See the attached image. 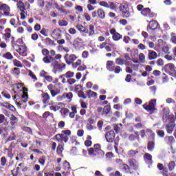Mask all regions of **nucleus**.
Instances as JSON below:
<instances>
[{
	"instance_id": "1",
	"label": "nucleus",
	"mask_w": 176,
	"mask_h": 176,
	"mask_svg": "<svg viewBox=\"0 0 176 176\" xmlns=\"http://www.w3.org/2000/svg\"><path fill=\"white\" fill-rule=\"evenodd\" d=\"M62 133H58L55 135L56 140L60 142H65L67 144L69 140V137L71 136V130H65L61 131Z\"/></svg>"
},
{
	"instance_id": "2",
	"label": "nucleus",
	"mask_w": 176,
	"mask_h": 176,
	"mask_svg": "<svg viewBox=\"0 0 176 176\" xmlns=\"http://www.w3.org/2000/svg\"><path fill=\"white\" fill-rule=\"evenodd\" d=\"M76 28L81 33V34H88L89 32V36H93L94 34H96V32L94 31V25L92 24L89 25V29L87 28L84 27L82 25H76Z\"/></svg>"
},
{
	"instance_id": "3",
	"label": "nucleus",
	"mask_w": 176,
	"mask_h": 176,
	"mask_svg": "<svg viewBox=\"0 0 176 176\" xmlns=\"http://www.w3.org/2000/svg\"><path fill=\"white\" fill-rule=\"evenodd\" d=\"M120 10L122 12L123 19H129L131 14L130 13V9L129 8V3L123 2L120 5Z\"/></svg>"
},
{
	"instance_id": "4",
	"label": "nucleus",
	"mask_w": 176,
	"mask_h": 176,
	"mask_svg": "<svg viewBox=\"0 0 176 176\" xmlns=\"http://www.w3.org/2000/svg\"><path fill=\"white\" fill-rule=\"evenodd\" d=\"M166 74H168L173 78H176V66L173 63H168L164 67Z\"/></svg>"
},
{
	"instance_id": "5",
	"label": "nucleus",
	"mask_w": 176,
	"mask_h": 176,
	"mask_svg": "<svg viewBox=\"0 0 176 176\" xmlns=\"http://www.w3.org/2000/svg\"><path fill=\"white\" fill-rule=\"evenodd\" d=\"M156 99H152L148 102H146L144 104L142 105L144 109L149 112L150 113H153L155 111H156Z\"/></svg>"
},
{
	"instance_id": "6",
	"label": "nucleus",
	"mask_w": 176,
	"mask_h": 176,
	"mask_svg": "<svg viewBox=\"0 0 176 176\" xmlns=\"http://www.w3.org/2000/svg\"><path fill=\"white\" fill-rule=\"evenodd\" d=\"M91 16L93 19H100V20H104L105 19V11L102 8H98V10L91 12Z\"/></svg>"
},
{
	"instance_id": "7",
	"label": "nucleus",
	"mask_w": 176,
	"mask_h": 176,
	"mask_svg": "<svg viewBox=\"0 0 176 176\" xmlns=\"http://www.w3.org/2000/svg\"><path fill=\"white\" fill-rule=\"evenodd\" d=\"M78 59V56H76V55L72 54H66L64 56V60L66 63V64H67V65H71V64H72V65H74V61H76Z\"/></svg>"
},
{
	"instance_id": "8",
	"label": "nucleus",
	"mask_w": 176,
	"mask_h": 176,
	"mask_svg": "<svg viewBox=\"0 0 176 176\" xmlns=\"http://www.w3.org/2000/svg\"><path fill=\"white\" fill-rule=\"evenodd\" d=\"M13 47H18V49L16 50V52L19 54L20 56H22L23 57H26L27 56V49L25 48L23 45H19L17 43H13Z\"/></svg>"
},
{
	"instance_id": "9",
	"label": "nucleus",
	"mask_w": 176,
	"mask_h": 176,
	"mask_svg": "<svg viewBox=\"0 0 176 176\" xmlns=\"http://www.w3.org/2000/svg\"><path fill=\"white\" fill-rule=\"evenodd\" d=\"M115 137H116V134H115V131L113 130H111L105 134V138L107 142H113L115 141Z\"/></svg>"
},
{
	"instance_id": "10",
	"label": "nucleus",
	"mask_w": 176,
	"mask_h": 176,
	"mask_svg": "<svg viewBox=\"0 0 176 176\" xmlns=\"http://www.w3.org/2000/svg\"><path fill=\"white\" fill-rule=\"evenodd\" d=\"M110 34L112 35V39L114 40L116 42L118 41H120L123 36L120 34L119 32H116V29L112 28L110 30Z\"/></svg>"
},
{
	"instance_id": "11",
	"label": "nucleus",
	"mask_w": 176,
	"mask_h": 176,
	"mask_svg": "<svg viewBox=\"0 0 176 176\" xmlns=\"http://www.w3.org/2000/svg\"><path fill=\"white\" fill-rule=\"evenodd\" d=\"M157 27H159L157 21L152 20L147 25V31L148 32H150V31H155V30H157Z\"/></svg>"
},
{
	"instance_id": "12",
	"label": "nucleus",
	"mask_w": 176,
	"mask_h": 176,
	"mask_svg": "<svg viewBox=\"0 0 176 176\" xmlns=\"http://www.w3.org/2000/svg\"><path fill=\"white\" fill-rule=\"evenodd\" d=\"M51 35L54 39H61L63 37V31L59 28L54 29Z\"/></svg>"
},
{
	"instance_id": "13",
	"label": "nucleus",
	"mask_w": 176,
	"mask_h": 176,
	"mask_svg": "<svg viewBox=\"0 0 176 176\" xmlns=\"http://www.w3.org/2000/svg\"><path fill=\"white\" fill-rule=\"evenodd\" d=\"M52 67L54 69L58 71L60 69H64L65 67H67V65L64 63H60L58 61H57V60L55 59L52 63Z\"/></svg>"
},
{
	"instance_id": "14",
	"label": "nucleus",
	"mask_w": 176,
	"mask_h": 176,
	"mask_svg": "<svg viewBox=\"0 0 176 176\" xmlns=\"http://www.w3.org/2000/svg\"><path fill=\"white\" fill-rule=\"evenodd\" d=\"M141 14L145 17H150V19L155 17V13L152 12L149 8H144L141 12Z\"/></svg>"
},
{
	"instance_id": "15",
	"label": "nucleus",
	"mask_w": 176,
	"mask_h": 176,
	"mask_svg": "<svg viewBox=\"0 0 176 176\" xmlns=\"http://www.w3.org/2000/svg\"><path fill=\"white\" fill-rule=\"evenodd\" d=\"M0 10L3 12L4 16H9L10 14V7H9V6L7 4H1Z\"/></svg>"
},
{
	"instance_id": "16",
	"label": "nucleus",
	"mask_w": 176,
	"mask_h": 176,
	"mask_svg": "<svg viewBox=\"0 0 176 176\" xmlns=\"http://www.w3.org/2000/svg\"><path fill=\"white\" fill-rule=\"evenodd\" d=\"M164 142L166 144V145H170V148H173V144H175V138H174V136L173 135H166L164 138Z\"/></svg>"
},
{
	"instance_id": "17",
	"label": "nucleus",
	"mask_w": 176,
	"mask_h": 176,
	"mask_svg": "<svg viewBox=\"0 0 176 176\" xmlns=\"http://www.w3.org/2000/svg\"><path fill=\"white\" fill-rule=\"evenodd\" d=\"M162 120L164 123H166L167 120L170 119V109L165 107L163 109Z\"/></svg>"
},
{
	"instance_id": "18",
	"label": "nucleus",
	"mask_w": 176,
	"mask_h": 176,
	"mask_svg": "<svg viewBox=\"0 0 176 176\" xmlns=\"http://www.w3.org/2000/svg\"><path fill=\"white\" fill-rule=\"evenodd\" d=\"M116 64L117 65H126V66L130 65V63L129 61H126L122 56H120L116 58Z\"/></svg>"
},
{
	"instance_id": "19",
	"label": "nucleus",
	"mask_w": 176,
	"mask_h": 176,
	"mask_svg": "<svg viewBox=\"0 0 176 176\" xmlns=\"http://www.w3.org/2000/svg\"><path fill=\"white\" fill-rule=\"evenodd\" d=\"M175 128V122L170 121L166 126V130L168 134H171L173 131H174V129Z\"/></svg>"
},
{
	"instance_id": "20",
	"label": "nucleus",
	"mask_w": 176,
	"mask_h": 176,
	"mask_svg": "<svg viewBox=\"0 0 176 176\" xmlns=\"http://www.w3.org/2000/svg\"><path fill=\"white\" fill-rule=\"evenodd\" d=\"M41 100L44 104H49V102H50V95H49L47 92L42 91Z\"/></svg>"
},
{
	"instance_id": "21",
	"label": "nucleus",
	"mask_w": 176,
	"mask_h": 176,
	"mask_svg": "<svg viewBox=\"0 0 176 176\" xmlns=\"http://www.w3.org/2000/svg\"><path fill=\"white\" fill-rule=\"evenodd\" d=\"M27 101H28V93L23 92L22 97L19 99V102H17V105L21 107V105L27 102Z\"/></svg>"
},
{
	"instance_id": "22",
	"label": "nucleus",
	"mask_w": 176,
	"mask_h": 176,
	"mask_svg": "<svg viewBox=\"0 0 176 176\" xmlns=\"http://www.w3.org/2000/svg\"><path fill=\"white\" fill-rule=\"evenodd\" d=\"M129 164L131 168L133 170H138V162L135 159L131 158L128 160Z\"/></svg>"
},
{
	"instance_id": "23",
	"label": "nucleus",
	"mask_w": 176,
	"mask_h": 176,
	"mask_svg": "<svg viewBox=\"0 0 176 176\" xmlns=\"http://www.w3.org/2000/svg\"><path fill=\"white\" fill-rule=\"evenodd\" d=\"M115 63L113 60H107L106 63V68L110 72H113L115 71Z\"/></svg>"
},
{
	"instance_id": "24",
	"label": "nucleus",
	"mask_w": 176,
	"mask_h": 176,
	"mask_svg": "<svg viewBox=\"0 0 176 176\" xmlns=\"http://www.w3.org/2000/svg\"><path fill=\"white\" fill-rule=\"evenodd\" d=\"M146 134L148 136V140H149V141H155V134L153 131L149 129H146Z\"/></svg>"
},
{
	"instance_id": "25",
	"label": "nucleus",
	"mask_w": 176,
	"mask_h": 176,
	"mask_svg": "<svg viewBox=\"0 0 176 176\" xmlns=\"http://www.w3.org/2000/svg\"><path fill=\"white\" fill-rule=\"evenodd\" d=\"M1 106L3 108H7V109H10V111H12V112H14L16 111V107H14V106L8 103V102H1Z\"/></svg>"
},
{
	"instance_id": "26",
	"label": "nucleus",
	"mask_w": 176,
	"mask_h": 176,
	"mask_svg": "<svg viewBox=\"0 0 176 176\" xmlns=\"http://www.w3.org/2000/svg\"><path fill=\"white\" fill-rule=\"evenodd\" d=\"M55 60L56 59L54 57L50 55H48L43 58V61L45 63V64H52V65H53V63H54Z\"/></svg>"
},
{
	"instance_id": "27",
	"label": "nucleus",
	"mask_w": 176,
	"mask_h": 176,
	"mask_svg": "<svg viewBox=\"0 0 176 176\" xmlns=\"http://www.w3.org/2000/svg\"><path fill=\"white\" fill-rule=\"evenodd\" d=\"M83 40L79 37H77L73 41V45L76 49H79L82 46V42Z\"/></svg>"
},
{
	"instance_id": "28",
	"label": "nucleus",
	"mask_w": 176,
	"mask_h": 176,
	"mask_svg": "<svg viewBox=\"0 0 176 176\" xmlns=\"http://www.w3.org/2000/svg\"><path fill=\"white\" fill-rule=\"evenodd\" d=\"M135 135L134 134H131L129 136V141H135L137 140L138 141H140V133L138 131H135Z\"/></svg>"
},
{
	"instance_id": "29",
	"label": "nucleus",
	"mask_w": 176,
	"mask_h": 176,
	"mask_svg": "<svg viewBox=\"0 0 176 176\" xmlns=\"http://www.w3.org/2000/svg\"><path fill=\"white\" fill-rule=\"evenodd\" d=\"M140 153V151L138 150H133L131 149L127 152V156L128 157H137V155Z\"/></svg>"
},
{
	"instance_id": "30",
	"label": "nucleus",
	"mask_w": 176,
	"mask_h": 176,
	"mask_svg": "<svg viewBox=\"0 0 176 176\" xmlns=\"http://www.w3.org/2000/svg\"><path fill=\"white\" fill-rule=\"evenodd\" d=\"M59 97L61 98V100H65V98H67V100H72L74 94H72V92H65L61 96Z\"/></svg>"
},
{
	"instance_id": "31",
	"label": "nucleus",
	"mask_w": 176,
	"mask_h": 176,
	"mask_svg": "<svg viewBox=\"0 0 176 176\" xmlns=\"http://www.w3.org/2000/svg\"><path fill=\"white\" fill-rule=\"evenodd\" d=\"M144 160L146 162H148V164H152L153 163V161L152 160V155L148 153H144Z\"/></svg>"
},
{
	"instance_id": "32",
	"label": "nucleus",
	"mask_w": 176,
	"mask_h": 176,
	"mask_svg": "<svg viewBox=\"0 0 176 176\" xmlns=\"http://www.w3.org/2000/svg\"><path fill=\"white\" fill-rule=\"evenodd\" d=\"M148 58L149 60H156V58H157V53L155 51H149L148 54Z\"/></svg>"
},
{
	"instance_id": "33",
	"label": "nucleus",
	"mask_w": 176,
	"mask_h": 176,
	"mask_svg": "<svg viewBox=\"0 0 176 176\" xmlns=\"http://www.w3.org/2000/svg\"><path fill=\"white\" fill-rule=\"evenodd\" d=\"M147 149L150 152L153 151V149H155V140H151L148 142Z\"/></svg>"
},
{
	"instance_id": "34",
	"label": "nucleus",
	"mask_w": 176,
	"mask_h": 176,
	"mask_svg": "<svg viewBox=\"0 0 176 176\" xmlns=\"http://www.w3.org/2000/svg\"><path fill=\"white\" fill-rule=\"evenodd\" d=\"M38 176H54V172H45V170L40 171Z\"/></svg>"
},
{
	"instance_id": "35",
	"label": "nucleus",
	"mask_w": 176,
	"mask_h": 176,
	"mask_svg": "<svg viewBox=\"0 0 176 176\" xmlns=\"http://www.w3.org/2000/svg\"><path fill=\"white\" fill-rule=\"evenodd\" d=\"M109 112H111V105H106L103 108V111H102V115L103 116H105L108 115V113H109Z\"/></svg>"
},
{
	"instance_id": "36",
	"label": "nucleus",
	"mask_w": 176,
	"mask_h": 176,
	"mask_svg": "<svg viewBox=\"0 0 176 176\" xmlns=\"http://www.w3.org/2000/svg\"><path fill=\"white\" fill-rule=\"evenodd\" d=\"M66 79H72L75 76V72L72 71H68L65 74Z\"/></svg>"
},
{
	"instance_id": "37",
	"label": "nucleus",
	"mask_w": 176,
	"mask_h": 176,
	"mask_svg": "<svg viewBox=\"0 0 176 176\" xmlns=\"http://www.w3.org/2000/svg\"><path fill=\"white\" fill-rule=\"evenodd\" d=\"M14 67H17L18 68H23V64L21 62L17 59H14L12 61Z\"/></svg>"
},
{
	"instance_id": "38",
	"label": "nucleus",
	"mask_w": 176,
	"mask_h": 176,
	"mask_svg": "<svg viewBox=\"0 0 176 176\" xmlns=\"http://www.w3.org/2000/svg\"><path fill=\"white\" fill-rule=\"evenodd\" d=\"M63 168L65 171H68L71 168V164L67 161H65L63 164Z\"/></svg>"
},
{
	"instance_id": "39",
	"label": "nucleus",
	"mask_w": 176,
	"mask_h": 176,
	"mask_svg": "<svg viewBox=\"0 0 176 176\" xmlns=\"http://www.w3.org/2000/svg\"><path fill=\"white\" fill-rule=\"evenodd\" d=\"M11 74L13 76H19L20 75V69L15 67L11 71Z\"/></svg>"
},
{
	"instance_id": "40",
	"label": "nucleus",
	"mask_w": 176,
	"mask_h": 176,
	"mask_svg": "<svg viewBox=\"0 0 176 176\" xmlns=\"http://www.w3.org/2000/svg\"><path fill=\"white\" fill-rule=\"evenodd\" d=\"M28 73L29 76L31 77V78L34 80V82H36V80H38V78H36V76L35 75V74L33 73L32 71L29 69L28 71Z\"/></svg>"
},
{
	"instance_id": "41",
	"label": "nucleus",
	"mask_w": 176,
	"mask_h": 176,
	"mask_svg": "<svg viewBox=\"0 0 176 176\" xmlns=\"http://www.w3.org/2000/svg\"><path fill=\"white\" fill-rule=\"evenodd\" d=\"M85 93H87L89 98H90L91 97H97V93H96L91 90L86 91Z\"/></svg>"
},
{
	"instance_id": "42",
	"label": "nucleus",
	"mask_w": 176,
	"mask_h": 176,
	"mask_svg": "<svg viewBox=\"0 0 176 176\" xmlns=\"http://www.w3.org/2000/svg\"><path fill=\"white\" fill-rule=\"evenodd\" d=\"M3 57L4 58H6V60H13V55H12V53H10V52L4 54L3 55Z\"/></svg>"
},
{
	"instance_id": "43",
	"label": "nucleus",
	"mask_w": 176,
	"mask_h": 176,
	"mask_svg": "<svg viewBox=\"0 0 176 176\" xmlns=\"http://www.w3.org/2000/svg\"><path fill=\"white\" fill-rule=\"evenodd\" d=\"M63 151H64V146H63V144H59L56 148V153L58 155H61Z\"/></svg>"
},
{
	"instance_id": "44",
	"label": "nucleus",
	"mask_w": 176,
	"mask_h": 176,
	"mask_svg": "<svg viewBox=\"0 0 176 176\" xmlns=\"http://www.w3.org/2000/svg\"><path fill=\"white\" fill-rule=\"evenodd\" d=\"M48 32L49 30L43 28L40 31V34H41V35H43V36H49V34L47 33Z\"/></svg>"
},
{
	"instance_id": "45",
	"label": "nucleus",
	"mask_w": 176,
	"mask_h": 176,
	"mask_svg": "<svg viewBox=\"0 0 176 176\" xmlns=\"http://www.w3.org/2000/svg\"><path fill=\"white\" fill-rule=\"evenodd\" d=\"M88 155L89 156H97V153L94 148H90L88 149Z\"/></svg>"
},
{
	"instance_id": "46",
	"label": "nucleus",
	"mask_w": 176,
	"mask_h": 176,
	"mask_svg": "<svg viewBox=\"0 0 176 176\" xmlns=\"http://www.w3.org/2000/svg\"><path fill=\"white\" fill-rule=\"evenodd\" d=\"M175 168V162L174 161H171L168 164V170L169 171H173Z\"/></svg>"
},
{
	"instance_id": "47",
	"label": "nucleus",
	"mask_w": 176,
	"mask_h": 176,
	"mask_svg": "<svg viewBox=\"0 0 176 176\" xmlns=\"http://www.w3.org/2000/svg\"><path fill=\"white\" fill-rule=\"evenodd\" d=\"M94 150L95 151V152H96V153L101 152V145H100V144H94Z\"/></svg>"
},
{
	"instance_id": "48",
	"label": "nucleus",
	"mask_w": 176,
	"mask_h": 176,
	"mask_svg": "<svg viewBox=\"0 0 176 176\" xmlns=\"http://www.w3.org/2000/svg\"><path fill=\"white\" fill-rule=\"evenodd\" d=\"M18 8L21 12H25V6H24V3H23V1H19V5L18 6Z\"/></svg>"
},
{
	"instance_id": "49",
	"label": "nucleus",
	"mask_w": 176,
	"mask_h": 176,
	"mask_svg": "<svg viewBox=\"0 0 176 176\" xmlns=\"http://www.w3.org/2000/svg\"><path fill=\"white\" fill-rule=\"evenodd\" d=\"M58 25H60V27H67L68 25V22L65 20H60L58 21Z\"/></svg>"
},
{
	"instance_id": "50",
	"label": "nucleus",
	"mask_w": 176,
	"mask_h": 176,
	"mask_svg": "<svg viewBox=\"0 0 176 176\" xmlns=\"http://www.w3.org/2000/svg\"><path fill=\"white\" fill-rule=\"evenodd\" d=\"M48 105L50 106V111H54V112H56V102H51L48 104Z\"/></svg>"
},
{
	"instance_id": "51",
	"label": "nucleus",
	"mask_w": 176,
	"mask_h": 176,
	"mask_svg": "<svg viewBox=\"0 0 176 176\" xmlns=\"http://www.w3.org/2000/svg\"><path fill=\"white\" fill-rule=\"evenodd\" d=\"M100 6H102L103 8H107V9H109V3L107 1H100Z\"/></svg>"
},
{
	"instance_id": "52",
	"label": "nucleus",
	"mask_w": 176,
	"mask_h": 176,
	"mask_svg": "<svg viewBox=\"0 0 176 176\" xmlns=\"http://www.w3.org/2000/svg\"><path fill=\"white\" fill-rule=\"evenodd\" d=\"M7 162H8V160H6V157H4V156L1 157V158L0 160V163L3 167L6 166Z\"/></svg>"
},
{
	"instance_id": "53",
	"label": "nucleus",
	"mask_w": 176,
	"mask_h": 176,
	"mask_svg": "<svg viewBox=\"0 0 176 176\" xmlns=\"http://www.w3.org/2000/svg\"><path fill=\"white\" fill-rule=\"evenodd\" d=\"M170 42H172V43H174V45H176V36H175V33L172 32L170 33Z\"/></svg>"
},
{
	"instance_id": "54",
	"label": "nucleus",
	"mask_w": 176,
	"mask_h": 176,
	"mask_svg": "<svg viewBox=\"0 0 176 176\" xmlns=\"http://www.w3.org/2000/svg\"><path fill=\"white\" fill-rule=\"evenodd\" d=\"M77 93L80 98H84V99L87 98V96H85V92H83V91L80 90Z\"/></svg>"
},
{
	"instance_id": "55",
	"label": "nucleus",
	"mask_w": 176,
	"mask_h": 176,
	"mask_svg": "<svg viewBox=\"0 0 176 176\" xmlns=\"http://www.w3.org/2000/svg\"><path fill=\"white\" fill-rule=\"evenodd\" d=\"M81 64H82V60L78 59L76 63H73L72 66L74 67V68H78V67H80Z\"/></svg>"
},
{
	"instance_id": "56",
	"label": "nucleus",
	"mask_w": 176,
	"mask_h": 176,
	"mask_svg": "<svg viewBox=\"0 0 176 176\" xmlns=\"http://www.w3.org/2000/svg\"><path fill=\"white\" fill-rule=\"evenodd\" d=\"M64 5L66 8H71L74 6V3L70 1H66Z\"/></svg>"
},
{
	"instance_id": "57",
	"label": "nucleus",
	"mask_w": 176,
	"mask_h": 176,
	"mask_svg": "<svg viewBox=\"0 0 176 176\" xmlns=\"http://www.w3.org/2000/svg\"><path fill=\"white\" fill-rule=\"evenodd\" d=\"M13 43H16L17 45H19V46H21V45H23L24 42H23V39L19 38L16 41H12V46H13Z\"/></svg>"
},
{
	"instance_id": "58",
	"label": "nucleus",
	"mask_w": 176,
	"mask_h": 176,
	"mask_svg": "<svg viewBox=\"0 0 176 176\" xmlns=\"http://www.w3.org/2000/svg\"><path fill=\"white\" fill-rule=\"evenodd\" d=\"M109 6L110 9H112V10H116L118 6H116V4L113 2H109Z\"/></svg>"
},
{
	"instance_id": "59",
	"label": "nucleus",
	"mask_w": 176,
	"mask_h": 176,
	"mask_svg": "<svg viewBox=\"0 0 176 176\" xmlns=\"http://www.w3.org/2000/svg\"><path fill=\"white\" fill-rule=\"evenodd\" d=\"M113 72H115L116 74H120V72H122V67H120V66L118 65L115 67Z\"/></svg>"
},
{
	"instance_id": "60",
	"label": "nucleus",
	"mask_w": 176,
	"mask_h": 176,
	"mask_svg": "<svg viewBox=\"0 0 176 176\" xmlns=\"http://www.w3.org/2000/svg\"><path fill=\"white\" fill-rule=\"evenodd\" d=\"M23 131L28 133V134H32V129L28 126H24L23 128Z\"/></svg>"
},
{
	"instance_id": "61",
	"label": "nucleus",
	"mask_w": 176,
	"mask_h": 176,
	"mask_svg": "<svg viewBox=\"0 0 176 176\" xmlns=\"http://www.w3.org/2000/svg\"><path fill=\"white\" fill-rule=\"evenodd\" d=\"M41 53H42L43 56H49L50 52L49 51V50L44 48L42 50Z\"/></svg>"
},
{
	"instance_id": "62",
	"label": "nucleus",
	"mask_w": 176,
	"mask_h": 176,
	"mask_svg": "<svg viewBox=\"0 0 176 176\" xmlns=\"http://www.w3.org/2000/svg\"><path fill=\"white\" fill-rule=\"evenodd\" d=\"M60 112L62 113H63L64 116H67V115H68V113H69V109H67V108H63V109L60 110Z\"/></svg>"
},
{
	"instance_id": "63",
	"label": "nucleus",
	"mask_w": 176,
	"mask_h": 176,
	"mask_svg": "<svg viewBox=\"0 0 176 176\" xmlns=\"http://www.w3.org/2000/svg\"><path fill=\"white\" fill-rule=\"evenodd\" d=\"M67 83L70 85H75V83H76V80L75 78H69L67 79Z\"/></svg>"
},
{
	"instance_id": "64",
	"label": "nucleus",
	"mask_w": 176,
	"mask_h": 176,
	"mask_svg": "<svg viewBox=\"0 0 176 176\" xmlns=\"http://www.w3.org/2000/svg\"><path fill=\"white\" fill-rule=\"evenodd\" d=\"M157 134L159 137H161L162 138H163V137H164V131L159 130L157 131Z\"/></svg>"
}]
</instances>
